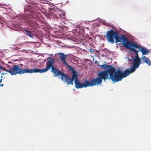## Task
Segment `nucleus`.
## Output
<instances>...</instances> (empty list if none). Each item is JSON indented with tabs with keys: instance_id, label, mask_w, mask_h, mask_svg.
<instances>
[{
	"instance_id": "nucleus-1",
	"label": "nucleus",
	"mask_w": 151,
	"mask_h": 151,
	"mask_svg": "<svg viewBox=\"0 0 151 151\" xmlns=\"http://www.w3.org/2000/svg\"><path fill=\"white\" fill-rule=\"evenodd\" d=\"M113 82H116L122 81L123 77L121 73V70L118 69L116 71H113L110 73L107 71H101L98 74V77L90 81L86 80L84 83L78 81L77 79L78 74L76 71V88H77L92 87L101 84L104 80V81L109 78Z\"/></svg>"
},
{
	"instance_id": "nucleus-2",
	"label": "nucleus",
	"mask_w": 151,
	"mask_h": 151,
	"mask_svg": "<svg viewBox=\"0 0 151 151\" xmlns=\"http://www.w3.org/2000/svg\"><path fill=\"white\" fill-rule=\"evenodd\" d=\"M55 61L53 59H50L46 63V72L49 70L51 68V72L52 73L54 76L56 77L61 76V79L65 83H67L68 85L73 84V81L74 80L72 78H69V77L65 74L63 73L62 71L60 70L53 65Z\"/></svg>"
},
{
	"instance_id": "nucleus-3",
	"label": "nucleus",
	"mask_w": 151,
	"mask_h": 151,
	"mask_svg": "<svg viewBox=\"0 0 151 151\" xmlns=\"http://www.w3.org/2000/svg\"><path fill=\"white\" fill-rule=\"evenodd\" d=\"M106 37L107 41L109 42L114 43L115 39L116 43L122 42L123 46H125L129 41L127 37L125 35H122L120 37L119 32L115 31L113 29H111L107 32L106 34Z\"/></svg>"
},
{
	"instance_id": "nucleus-4",
	"label": "nucleus",
	"mask_w": 151,
	"mask_h": 151,
	"mask_svg": "<svg viewBox=\"0 0 151 151\" xmlns=\"http://www.w3.org/2000/svg\"><path fill=\"white\" fill-rule=\"evenodd\" d=\"M24 12L27 15H29L32 17L33 18L38 19L37 15L35 11L38 13L40 12L43 14H45L47 10L44 8H42L40 4H38L35 1L31 2L30 5L28 6L27 9L25 8Z\"/></svg>"
},
{
	"instance_id": "nucleus-5",
	"label": "nucleus",
	"mask_w": 151,
	"mask_h": 151,
	"mask_svg": "<svg viewBox=\"0 0 151 151\" xmlns=\"http://www.w3.org/2000/svg\"><path fill=\"white\" fill-rule=\"evenodd\" d=\"M142 63L141 60L133 59V61L132 62V65L130 69L125 70L124 72H122L121 70V73L123 78L129 76L131 73L134 72L135 71L136 69L139 67L140 64Z\"/></svg>"
},
{
	"instance_id": "nucleus-6",
	"label": "nucleus",
	"mask_w": 151,
	"mask_h": 151,
	"mask_svg": "<svg viewBox=\"0 0 151 151\" xmlns=\"http://www.w3.org/2000/svg\"><path fill=\"white\" fill-rule=\"evenodd\" d=\"M124 47H125L127 49L130 50L131 52H135V56L134 59L141 60V59L139 58L138 53V52H139V51H138V50H137L135 49V48H140V45H139L137 43H134L133 42H131L128 41Z\"/></svg>"
},
{
	"instance_id": "nucleus-7",
	"label": "nucleus",
	"mask_w": 151,
	"mask_h": 151,
	"mask_svg": "<svg viewBox=\"0 0 151 151\" xmlns=\"http://www.w3.org/2000/svg\"><path fill=\"white\" fill-rule=\"evenodd\" d=\"M58 54L60 55V57L63 64L65 65H67V66L69 69V70L71 71L72 73V78L73 79H74L75 80V83H76V70H74L73 68L68 65L66 62V55H65L64 53H59Z\"/></svg>"
},
{
	"instance_id": "nucleus-8",
	"label": "nucleus",
	"mask_w": 151,
	"mask_h": 151,
	"mask_svg": "<svg viewBox=\"0 0 151 151\" xmlns=\"http://www.w3.org/2000/svg\"><path fill=\"white\" fill-rule=\"evenodd\" d=\"M1 70L9 73L12 75H16L17 74L21 75V69L20 68L18 65H14L13 67L10 70L3 68L0 65V73H1Z\"/></svg>"
},
{
	"instance_id": "nucleus-9",
	"label": "nucleus",
	"mask_w": 151,
	"mask_h": 151,
	"mask_svg": "<svg viewBox=\"0 0 151 151\" xmlns=\"http://www.w3.org/2000/svg\"><path fill=\"white\" fill-rule=\"evenodd\" d=\"M46 67L45 68L38 69L37 68H33L31 69H21V75L24 73H43L46 72Z\"/></svg>"
},
{
	"instance_id": "nucleus-10",
	"label": "nucleus",
	"mask_w": 151,
	"mask_h": 151,
	"mask_svg": "<svg viewBox=\"0 0 151 151\" xmlns=\"http://www.w3.org/2000/svg\"><path fill=\"white\" fill-rule=\"evenodd\" d=\"M30 16L32 18V20L29 18L27 19V20H26L25 21L26 24L27 25H28L31 27H34L35 26H37L38 25V24L35 21H34L33 19L37 20L38 19H38H37V20H36V18H33L32 16Z\"/></svg>"
},
{
	"instance_id": "nucleus-11",
	"label": "nucleus",
	"mask_w": 151,
	"mask_h": 151,
	"mask_svg": "<svg viewBox=\"0 0 151 151\" xmlns=\"http://www.w3.org/2000/svg\"><path fill=\"white\" fill-rule=\"evenodd\" d=\"M99 67H100L103 69H106L108 68L107 69L105 70L104 71H109L110 73L112 72L113 71H116V69L113 68V67L111 65H109L107 64H104L101 65H99Z\"/></svg>"
},
{
	"instance_id": "nucleus-12",
	"label": "nucleus",
	"mask_w": 151,
	"mask_h": 151,
	"mask_svg": "<svg viewBox=\"0 0 151 151\" xmlns=\"http://www.w3.org/2000/svg\"><path fill=\"white\" fill-rule=\"evenodd\" d=\"M139 48V49L138 50V51H140L143 55L147 54L150 52V51L145 48L141 47L140 45V48Z\"/></svg>"
},
{
	"instance_id": "nucleus-13",
	"label": "nucleus",
	"mask_w": 151,
	"mask_h": 151,
	"mask_svg": "<svg viewBox=\"0 0 151 151\" xmlns=\"http://www.w3.org/2000/svg\"><path fill=\"white\" fill-rule=\"evenodd\" d=\"M58 12H60L58 14L59 16L61 19H65L66 18V16L65 15V13L64 12H63L61 10L59 9H57Z\"/></svg>"
},
{
	"instance_id": "nucleus-14",
	"label": "nucleus",
	"mask_w": 151,
	"mask_h": 151,
	"mask_svg": "<svg viewBox=\"0 0 151 151\" xmlns=\"http://www.w3.org/2000/svg\"><path fill=\"white\" fill-rule=\"evenodd\" d=\"M24 32L26 35L28 36L31 38H33V36H34V35H33L27 29H25L24 30Z\"/></svg>"
},
{
	"instance_id": "nucleus-15",
	"label": "nucleus",
	"mask_w": 151,
	"mask_h": 151,
	"mask_svg": "<svg viewBox=\"0 0 151 151\" xmlns=\"http://www.w3.org/2000/svg\"><path fill=\"white\" fill-rule=\"evenodd\" d=\"M145 63L147 64L149 66H150L151 65V61L149 58H147L146 60H145Z\"/></svg>"
},
{
	"instance_id": "nucleus-16",
	"label": "nucleus",
	"mask_w": 151,
	"mask_h": 151,
	"mask_svg": "<svg viewBox=\"0 0 151 151\" xmlns=\"http://www.w3.org/2000/svg\"><path fill=\"white\" fill-rule=\"evenodd\" d=\"M147 58V57H146L145 56H143L142 57L141 59V61L142 60H143V61L142 62V63H145V60H146Z\"/></svg>"
},
{
	"instance_id": "nucleus-17",
	"label": "nucleus",
	"mask_w": 151,
	"mask_h": 151,
	"mask_svg": "<svg viewBox=\"0 0 151 151\" xmlns=\"http://www.w3.org/2000/svg\"><path fill=\"white\" fill-rule=\"evenodd\" d=\"M81 27V26L79 24V23L78 24H77V28H80Z\"/></svg>"
},
{
	"instance_id": "nucleus-18",
	"label": "nucleus",
	"mask_w": 151,
	"mask_h": 151,
	"mask_svg": "<svg viewBox=\"0 0 151 151\" xmlns=\"http://www.w3.org/2000/svg\"><path fill=\"white\" fill-rule=\"evenodd\" d=\"M91 52H94V50L93 49H92L91 47H90V49L89 50Z\"/></svg>"
},
{
	"instance_id": "nucleus-19",
	"label": "nucleus",
	"mask_w": 151,
	"mask_h": 151,
	"mask_svg": "<svg viewBox=\"0 0 151 151\" xmlns=\"http://www.w3.org/2000/svg\"><path fill=\"white\" fill-rule=\"evenodd\" d=\"M95 63L96 64L99 66V65H100L99 64V63L97 62H95Z\"/></svg>"
},
{
	"instance_id": "nucleus-20",
	"label": "nucleus",
	"mask_w": 151,
	"mask_h": 151,
	"mask_svg": "<svg viewBox=\"0 0 151 151\" xmlns=\"http://www.w3.org/2000/svg\"><path fill=\"white\" fill-rule=\"evenodd\" d=\"M2 76H1V78H2ZM2 78H1V79H0V83L2 82Z\"/></svg>"
},
{
	"instance_id": "nucleus-21",
	"label": "nucleus",
	"mask_w": 151,
	"mask_h": 151,
	"mask_svg": "<svg viewBox=\"0 0 151 151\" xmlns=\"http://www.w3.org/2000/svg\"><path fill=\"white\" fill-rule=\"evenodd\" d=\"M4 86V85L3 84H0V86H1V87H3V86Z\"/></svg>"
},
{
	"instance_id": "nucleus-22",
	"label": "nucleus",
	"mask_w": 151,
	"mask_h": 151,
	"mask_svg": "<svg viewBox=\"0 0 151 151\" xmlns=\"http://www.w3.org/2000/svg\"><path fill=\"white\" fill-rule=\"evenodd\" d=\"M6 74V73H1V74H2V75H4V74Z\"/></svg>"
},
{
	"instance_id": "nucleus-23",
	"label": "nucleus",
	"mask_w": 151,
	"mask_h": 151,
	"mask_svg": "<svg viewBox=\"0 0 151 151\" xmlns=\"http://www.w3.org/2000/svg\"><path fill=\"white\" fill-rule=\"evenodd\" d=\"M0 24H3L2 22V21H0Z\"/></svg>"
},
{
	"instance_id": "nucleus-24",
	"label": "nucleus",
	"mask_w": 151,
	"mask_h": 151,
	"mask_svg": "<svg viewBox=\"0 0 151 151\" xmlns=\"http://www.w3.org/2000/svg\"><path fill=\"white\" fill-rule=\"evenodd\" d=\"M76 43H78V41L76 40Z\"/></svg>"
},
{
	"instance_id": "nucleus-25",
	"label": "nucleus",
	"mask_w": 151,
	"mask_h": 151,
	"mask_svg": "<svg viewBox=\"0 0 151 151\" xmlns=\"http://www.w3.org/2000/svg\"><path fill=\"white\" fill-rule=\"evenodd\" d=\"M1 19V17H0V20Z\"/></svg>"
},
{
	"instance_id": "nucleus-26",
	"label": "nucleus",
	"mask_w": 151,
	"mask_h": 151,
	"mask_svg": "<svg viewBox=\"0 0 151 151\" xmlns=\"http://www.w3.org/2000/svg\"><path fill=\"white\" fill-rule=\"evenodd\" d=\"M77 61H78V60H76V62Z\"/></svg>"
},
{
	"instance_id": "nucleus-27",
	"label": "nucleus",
	"mask_w": 151,
	"mask_h": 151,
	"mask_svg": "<svg viewBox=\"0 0 151 151\" xmlns=\"http://www.w3.org/2000/svg\"><path fill=\"white\" fill-rule=\"evenodd\" d=\"M81 23H82V22L80 23L81 24Z\"/></svg>"
},
{
	"instance_id": "nucleus-28",
	"label": "nucleus",
	"mask_w": 151,
	"mask_h": 151,
	"mask_svg": "<svg viewBox=\"0 0 151 151\" xmlns=\"http://www.w3.org/2000/svg\"><path fill=\"white\" fill-rule=\"evenodd\" d=\"M76 31H77V30H76Z\"/></svg>"
}]
</instances>
